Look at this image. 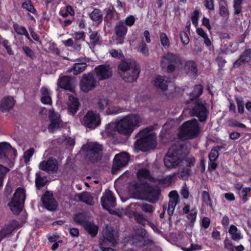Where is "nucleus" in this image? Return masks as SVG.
I'll return each mask as SVG.
<instances>
[{"instance_id":"nucleus-17","label":"nucleus","mask_w":251,"mask_h":251,"mask_svg":"<svg viewBox=\"0 0 251 251\" xmlns=\"http://www.w3.org/2000/svg\"><path fill=\"white\" fill-rule=\"evenodd\" d=\"M58 167V165L57 160L53 158L43 160L39 164L40 169L49 173H53L56 172Z\"/></svg>"},{"instance_id":"nucleus-48","label":"nucleus","mask_w":251,"mask_h":251,"mask_svg":"<svg viewBox=\"0 0 251 251\" xmlns=\"http://www.w3.org/2000/svg\"><path fill=\"white\" fill-rule=\"evenodd\" d=\"M34 151L33 149L30 148L24 152L23 158L25 164H27L29 162L30 158L34 153Z\"/></svg>"},{"instance_id":"nucleus-1","label":"nucleus","mask_w":251,"mask_h":251,"mask_svg":"<svg viewBox=\"0 0 251 251\" xmlns=\"http://www.w3.org/2000/svg\"><path fill=\"white\" fill-rule=\"evenodd\" d=\"M142 122L143 119L139 115L130 114L123 117L116 123L109 124L106 130L108 132L109 127H114L119 133L129 135L136 128L141 126Z\"/></svg>"},{"instance_id":"nucleus-55","label":"nucleus","mask_w":251,"mask_h":251,"mask_svg":"<svg viewBox=\"0 0 251 251\" xmlns=\"http://www.w3.org/2000/svg\"><path fill=\"white\" fill-rule=\"evenodd\" d=\"M180 38L182 43L184 45H187L189 42V38L187 33L184 31H181L180 33Z\"/></svg>"},{"instance_id":"nucleus-8","label":"nucleus","mask_w":251,"mask_h":251,"mask_svg":"<svg viewBox=\"0 0 251 251\" xmlns=\"http://www.w3.org/2000/svg\"><path fill=\"white\" fill-rule=\"evenodd\" d=\"M140 193L146 197L148 201L155 202L159 199L160 190L158 187H150L147 183L143 184L136 188Z\"/></svg>"},{"instance_id":"nucleus-57","label":"nucleus","mask_w":251,"mask_h":251,"mask_svg":"<svg viewBox=\"0 0 251 251\" xmlns=\"http://www.w3.org/2000/svg\"><path fill=\"white\" fill-rule=\"evenodd\" d=\"M141 209L146 213H151L153 211L152 206L149 204H144L140 206Z\"/></svg>"},{"instance_id":"nucleus-12","label":"nucleus","mask_w":251,"mask_h":251,"mask_svg":"<svg viewBox=\"0 0 251 251\" xmlns=\"http://www.w3.org/2000/svg\"><path fill=\"white\" fill-rule=\"evenodd\" d=\"M82 123L87 127L94 129L100 125V116L92 111H89L84 116Z\"/></svg>"},{"instance_id":"nucleus-61","label":"nucleus","mask_w":251,"mask_h":251,"mask_svg":"<svg viewBox=\"0 0 251 251\" xmlns=\"http://www.w3.org/2000/svg\"><path fill=\"white\" fill-rule=\"evenodd\" d=\"M199 17V12L197 10L195 11L191 18V19L193 24H194L195 26H197L198 25Z\"/></svg>"},{"instance_id":"nucleus-59","label":"nucleus","mask_w":251,"mask_h":251,"mask_svg":"<svg viewBox=\"0 0 251 251\" xmlns=\"http://www.w3.org/2000/svg\"><path fill=\"white\" fill-rule=\"evenodd\" d=\"M111 56L114 58H120L123 56V54L121 50H117L114 49H112L109 51Z\"/></svg>"},{"instance_id":"nucleus-63","label":"nucleus","mask_w":251,"mask_h":251,"mask_svg":"<svg viewBox=\"0 0 251 251\" xmlns=\"http://www.w3.org/2000/svg\"><path fill=\"white\" fill-rule=\"evenodd\" d=\"M135 18L134 16L130 15L127 17L125 20V24L126 25L131 26L134 24Z\"/></svg>"},{"instance_id":"nucleus-52","label":"nucleus","mask_w":251,"mask_h":251,"mask_svg":"<svg viewBox=\"0 0 251 251\" xmlns=\"http://www.w3.org/2000/svg\"><path fill=\"white\" fill-rule=\"evenodd\" d=\"M219 155L218 150L216 148L211 150L209 154V159L210 162L215 161Z\"/></svg>"},{"instance_id":"nucleus-37","label":"nucleus","mask_w":251,"mask_h":251,"mask_svg":"<svg viewBox=\"0 0 251 251\" xmlns=\"http://www.w3.org/2000/svg\"><path fill=\"white\" fill-rule=\"evenodd\" d=\"M87 67L86 63H75L71 71L74 75H77L84 71Z\"/></svg>"},{"instance_id":"nucleus-32","label":"nucleus","mask_w":251,"mask_h":251,"mask_svg":"<svg viewBox=\"0 0 251 251\" xmlns=\"http://www.w3.org/2000/svg\"><path fill=\"white\" fill-rule=\"evenodd\" d=\"M89 39L91 41V44L90 45L89 43L88 44L89 45L90 47L91 48L92 45L94 46L96 44H97L100 40V35L99 33L96 30H92L90 28L89 29Z\"/></svg>"},{"instance_id":"nucleus-53","label":"nucleus","mask_w":251,"mask_h":251,"mask_svg":"<svg viewBox=\"0 0 251 251\" xmlns=\"http://www.w3.org/2000/svg\"><path fill=\"white\" fill-rule=\"evenodd\" d=\"M202 197L203 202L206 205L211 206V200L208 193L206 191H203L202 194Z\"/></svg>"},{"instance_id":"nucleus-45","label":"nucleus","mask_w":251,"mask_h":251,"mask_svg":"<svg viewBox=\"0 0 251 251\" xmlns=\"http://www.w3.org/2000/svg\"><path fill=\"white\" fill-rule=\"evenodd\" d=\"M14 28L18 34L24 35L27 39H29L28 33L25 27L15 24L14 25Z\"/></svg>"},{"instance_id":"nucleus-26","label":"nucleus","mask_w":251,"mask_h":251,"mask_svg":"<svg viewBox=\"0 0 251 251\" xmlns=\"http://www.w3.org/2000/svg\"><path fill=\"white\" fill-rule=\"evenodd\" d=\"M67 104L68 112L73 115L76 112L79 105L77 99L72 96L69 97Z\"/></svg>"},{"instance_id":"nucleus-28","label":"nucleus","mask_w":251,"mask_h":251,"mask_svg":"<svg viewBox=\"0 0 251 251\" xmlns=\"http://www.w3.org/2000/svg\"><path fill=\"white\" fill-rule=\"evenodd\" d=\"M87 147L88 154L95 156L102 151L101 146L97 143H90L88 144Z\"/></svg>"},{"instance_id":"nucleus-29","label":"nucleus","mask_w":251,"mask_h":251,"mask_svg":"<svg viewBox=\"0 0 251 251\" xmlns=\"http://www.w3.org/2000/svg\"><path fill=\"white\" fill-rule=\"evenodd\" d=\"M251 59V50H246L241 55L240 58L234 63V67H237L241 65V63L249 62Z\"/></svg>"},{"instance_id":"nucleus-34","label":"nucleus","mask_w":251,"mask_h":251,"mask_svg":"<svg viewBox=\"0 0 251 251\" xmlns=\"http://www.w3.org/2000/svg\"><path fill=\"white\" fill-rule=\"evenodd\" d=\"M184 69L187 73L191 75H195L197 73L196 64L193 61H188L186 63Z\"/></svg>"},{"instance_id":"nucleus-54","label":"nucleus","mask_w":251,"mask_h":251,"mask_svg":"<svg viewBox=\"0 0 251 251\" xmlns=\"http://www.w3.org/2000/svg\"><path fill=\"white\" fill-rule=\"evenodd\" d=\"M234 0V8L235 10V14H239L241 11V5L242 3V0Z\"/></svg>"},{"instance_id":"nucleus-23","label":"nucleus","mask_w":251,"mask_h":251,"mask_svg":"<svg viewBox=\"0 0 251 251\" xmlns=\"http://www.w3.org/2000/svg\"><path fill=\"white\" fill-rule=\"evenodd\" d=\"M19 224L16 221H13L9 224L5 225L0 231V242L7 235L11 234L13 230L19 227Z\"/></svg>"},{"instance_id":"nucleus-41","label":"nucleus","mask_w":251,"mask_h":251,"mask_svg":"<svg viewBox=\"0 0 251 251\" xmlns=\"http://www.w3.org/2000/svg\"><path fill=\"white\" fill-rule=\"evenodd\" d=\"M9 170L8 168L0 165V190L3 187V180L5 177L6 174L9 172Z\"/></svg>"},{"instance_id":"nucleus-30","label":"nucleus","mask_w":251,"mask_h":251,"mask_svg":"<svg viewBox=\"0 0 251 251\" xmlns=\"http://www.w3.org/2000/svg\"><path fill=\"white\" fill-rule=\"evenodd\" d=\"M41 101L45 104H51L52 100L50 98V93L46 87H43L41 89Z\"/></svg>"},{"instance_id":"nucleus-42","label":"nucleus","mask_w":251,"mask_h":251,"mask_svg":"<svg viewBox=\"0 0 251 251\" xmlns=\"http://www.w3.org/2000/svg\"><path fill=\"white\" fill-rule=\"evenodd\" d=\"M137 50L145 56L149 55L150 53L148 46L144 42H142L139 44L137 48Z\"/></svg>"},{"instance_id":"nucleus-6","label":"nucleus","mask_w":251,"mask_h":251,"mask_svg":"<svg viewBox=\"0 0 251 251\" xmlns=\"http://www.w3.org/2000/svg\"><path fill=\"white\" fill-rule=\"evenodd\" d=\"M25 190L22 188H18L14 194L8 205L12 211L16 215L19 214L21 211L25 200Z\"/></svg>"},{"instance_id":"nucleus-36","label":"nucleus","mask_w":251,"mask_h":251,"mask_svg":"<svg viewBox=\"0 0 251 251\" xmlns=\"http://www.w3.org/2000/svg\"><path fill=\"white\" fill-rule=\"evenodd\" d=\"M13 149L11 146L7 142L0 143V159L6 157L7 151Z\"/></svg>"},{"instance_id":"nucleus-25","label":"nucleus","mask_w":251,"mask_h":251,"mask_svg":"<svg viewBox=\"0 0 251 251\" xmlns=\"http://www.w3.org/2000/svg\"><path fill=\"white\" fill-rule=\"evenodd\" d=\"M168 79L166 76L157 75L153 80L154 86L161 91H165L168 87Z\"/></svg>"},{"instance_id":"nucleus-35","label":"nucleus","mask_w":251,"mask_h":251,"mask_svg":"<svg viewBox=\"0 0 251 251\" xmlns=\"http://www.w3.org/2000/svg\"><path fill=\"white\" fill-rule=\"evenodd\" d=\"M78 199L80 201L89 204H93V198L91 194L89 192H83L78 195Z\"/></svg>"},{"instance_id":"nucleus-19","label":"nucleus","mask_w":251,"mask_h":251,"mask_svg":"<svg viewBox=\"0 0 251 251\" xmlns=\"http://www.w3.org/2000/svg\"><path fill=\"white\" fill-rule=\"evenodd\" d=\"M75 82V79L73 77L64 76L61 77L57 83L58 87L65 90L74 92V85Z\"/></svg>"},{"instance_id":"nucleus-51","label":"nucleus","mask_w":251,"mask_h":251,"mask_svg":"<svg viewBox=\"0 0 251 251\" xmlns=\"http://www.w3.org/2000/svg\"><path fill=\"white\" fill-rule=\"evenodd\" d=\"M197 211L195 208H193L188 213L187 219L190 220L192 224H193L196 219Z\"/></svg>"},{"instance_id":"nucleus-20","label":"nucleus","mask_w":251,"mask_h":251,"mask_svg":"<svg viewBox=\"0 0 251 251\" xmlns=\"http://www.w3.org/2000/svg\"><path fill=\"white\" fill-rule=\"evenodd\" d=\"M170 200L168 203L167 212L170 216L173 215L175 207L178 202V194L176 191H172L169 194Z\"/></svg>"},{"instance_id":"nucleus-58","label":"nucleus","mask_w":251,"mask_h":251,"mask_svg":"<svg viewBox=\"0 0 251 251\" xmlns=\"http://www.w3.org/2000/svg\"><path fill=\"white\" fill-rule=\"evenodd\" d=\"M219 13L220 15L224 17H226L228 15V11L227 9V6L225 5H220Z\"/></svg>"},{"instance_id":"nucleus-38","label":"nucleus","mask_w":251,"mask_h":251,"mask_svg":"<svg viewBox=\"0 0 251 251\" xmlns=\"http://www.w3.org/2000/svg\"><path fill=\"white\" fill-rule=\"evenodd\" d=\"M228 232L233 240H238L241 238L240 233L238 231V229L235 226L231 225Z\"/></svg>"},{"instance_id":"nucleus-47","label":"nucleus","mask_w":251,"mask_h":251,"mask_svg":"<svg viewBox=\"0 0 251 251\" xmlns=\"http://www.w3.org/2000/svg\"><path fill=\"white\" fill-rule=\"evenodd\" d=\"M22 7L23 8L33 14H35L36 12L35 9L31 4L30 0H25L22 4Z\"/></svg>"},{"instance_id":"nucleus-11","label":"nucleus","mask_w":251,"mask_h":251,"mask_svg":"<svg viewBox=\"0 0 251 251\" xmlns=\"http://www.w3.org/2000/svg\"><path fill=\"white\" fill-rule=\"evenodd\" d=\"M48 118L50 121L48 130L50 132H53L63 126L60 114L55 112L54 109H51L49 111Z\"/></svg>"},{"instance_id":"nucleus-60","label":"nucleus","mask_w":251,"mask_h":251,"mask_svg":"<svg viewBox=\"0 0 251 251\" xmlns=\"http://www.w3.org/2000/svg\"><path fill=\"white\" fill-rule=\"evenodd\" d=\"M136 220L137 222L141 225H145L147 224H149L150 222L148 221V220L145 218V217L141 215H139L136 217Z\"/></svg>"},{"instance_id":"nucleus-9","label":"nucleus","mask_w":251,"mask_h":251,"mask_svg":"<svg viewBox=\"0 0 251 251\" xmlns=\"http://www.w3.org/2000/svg\"><path fill=\"white\" fill-rule=\"evenodd\" d=\"M176 175V174H174L172 175L168 176L161 179L154 178L153 177H151L150 172L146 169H140L137 173V176L139 179H141L142 178L148 179L151 181L154 182L156 181L159 184L165 186H168L171 184L172 183L174 178L175 177Z\"/></svg>"},{"instance_id":"nucleus-5","label":"nucleus","mask_w":251,"mask_h":251,"mask_svg":"<svg viewBox=\"0 0 251 251\" xmlns=\"http://www.w3.org/2000/svg\"><path fill=\"white\" fill-rule=\"evenodd\" d=\"M183 163L181 155L179 154V151L176 150V146L172 147L168 151L167 155L164 158V164L166 168L169 169L176 168Z\"/></svg>"},{"instance_id":"nucleus-4","label":"nucleus","mask_w":251,"mask_h":251,"mask_svg":"<svg viewBox=\"0 0 251 251\" xmlns=\"http://www.w3.org/2000/svg\"><path fill=\"white\" fill-rule=\"evenodd\" d=\"M117 232L111 226H107L102 231V239L100 243V248L102 251H116L106 245L115 246L117 243Z\"/></svg>"},{"instance_id":"nucleus-56","label":"nucleus","mask_w":251,"mask_h":251,"mask_svg":"<svg viewBox=\"0 0 251 251\" xmlns=\"http://www.w3.org/2000/svg\"><path fill=\"white\" fill-rule=\"evenodd\" d=\"M72 36L76 40L84 41L85 40L84 32L83 31L75 32L72 35Z\"/></svg>"},{"instance_id":"nucleus-18","label":"nucleus","mask_w":251,"mask_h":251,"mask_svg":"<svg viewBox=\"0 0 251 251\" xmlns=\"http://www.w3.org/2000/svg\"><path fill=\"white\" fill-rule=\"evenodd\" d=\"M127 28L123 21L119 22L115 27L116 36L114 37L116 44H122L124 42V38L126 34Z\"/></svg>"},{"instance_id":"nucleus-33","label":"nucleus","mask_w":251,"mask_h":251,"mask_svg":"<svg viewBox=\"0 0 251 251\" xmlns=\"http://www.w3.org/2000/svg\"><path fill=\"white\" fill-rule=\"evenodd\" d=\"M90 18L94 22L100 24L102 22L103 17L101 12L98 9H94L89 15Z\"/></svg>"},{"instance_id":"nucleus-3","label":"nucleus","mask_w":251,"mask_h":251,"mask_svg":"<svg viewBox=\"0 0 251 251\" xmlns=\"http://www.w3.org/2000/svg\"><path fill=\"white\" fill-rule=\"evenodd\" d=\"M150 129L149 128L144 129L138 134L140 138L135 143L134 147L136 150H140L143 151L154 149L156 146V135L153 133H150Z\"/></svg>"},{"instance_id":"nucleus-10","label":"nucleus","mask_w":251,"mask_h":251,"mask_svg":"<svg viewBox=\"0 0 251 251\" xmlns=\"http://www.w3.org/2000/svg\"><path fill=\"white\" fill-rule=\"evenodd\" d=\"M98 85V82L94 77V73L90 72L83 75L80 82V90L87 93L92 90Z\"/></svg>"},{"instance_id":"nucleus-14","label":"nucleus","mask_w":251,"mask_h":251,"mask_svg":"<svg viewBox=\"0 0 251 251\" xmlns=\"http://www.w3.org/2000/svg\"><path fill=\"white\" fill-rule=\"evenodd\" d=\"M129 161V156L128 154L123 152L118 154H116L114 157V161L112 168V173L113 174L117 173L121 168L126 165Z\"/></svg>"},{"instance_id":"nucleus-64","label":"nucleus","mask_w":251,"mask_h":251,"mask_svg":"<svg viewBox=\"0 0 251 251\" xmlns=\"http://www.w3.org/2000/svg\"><path fill=\"white\" fill-rule=\"evenodd\" d=\"M185 161L186 162V165L189 167L193 166L195 163V160L193 156L189 155L187 156L185 159Z\"/></svg>"},{"instance_id":"nucleus-62","label":"nucleus","mask_w":251,"mask_h":251,"mask_svg":"<svg viewBox=\"0 0 251 251\" xmlns=\"http://www.w3.org/2000/svg\"><path fill=\"white\" fill-rule=\"evenodd\" d=\"M22 49L27 56L32 58L34 56V52L29 47L24 46Z\"/></svg>"},{"instance_id":"nucleus-13","label":"nucleus","mask_w":251,"mask_h":251,"mask_svg":"<svg viewBox=\"0 0 251 251\" xmlns=\"http://www.w3.org/2000/svg\"><path fill=\"white\" fill-rule=\"evenodd\" d=\"M208 107L205 102L197 101L193 109L192 114L198 118L200 122L205 121L207 117Z\"/></svg>"},{"instance_id":"nucleus-49","label":"nucleus","mask_w":251,"mask_h":251,"mask_svg":"<svg viewBox=\"0 0 251 251\" xmlns=\"http://www.w3.org/2000/svg\"><path fill=\"white\" fill-rule=\"evenodd\" d=\"M86 217L84 214L82 213H79L76 214L74 217V220L76 223H78L81 224H82L83 226H84V223H85L87 221H85Z\"/></svg>"},{"instance_id":"nucleus-16","label":"nucleus","mask_w":251,"mask_h":251,"mask_svg":"<svg viewBox=\"0 0 251 251\" xmlns=\"http://www.w3.org/2000/svg\"><path fill=\"white\" fill-rule=\"evenodd\" d=\"M93 73L100 80L106 79L112 74V69L108 65H99L95 67Z\"/></svg>"},{"instance_id":"nucleus-40","label":"nucleus","mask_w":251,"mask_h":251,"mask_svg":"<svg viewBox=\"0 0 251 251\" xmlns=\"http://www.w3.org/2000/svg\"><path fill=\"white\" fill-rule=\"evenodd\" d=\"M203 88L201 85H196L193 92L190 94V97L191 100H194L199 97L202 92Z\"/></svg>"},{"instance_id":"nucleus-27","label":"nucleus","mask_w":251,"mask_h":251,"mask_svg":"<svg viewBox=\"0 0 251 251\" xmlns=\"http://www.w3.org/2000/svg\"><path fill=\"white\" fill-rule=\"evenodd\" d=\"M177 59V56L172 53H168L164 54L161 61V65L162 68L166 67L171 63L176 62Z\"/></svg>"},{"instance_id":"nucleus-24","label":"nucleus","mask_w":251,"mask_h":251,"mask_svg":"<svg viewBox=\"0 0 251 251\" xmlns=\"http://www.w3.org/2000/svg\"><path fill=\"white\" fill-rule=\"evenodd\" d=\"M235 188L243 203L246 202L248 201V194L251 191V188L244 187L242 184L237 183L235 185Z\"/></svg>"},{"instance_id":"nucleus-21","label":"nucleus","mask_w":251,"mask_h":251,"mask_svg":"<svg viewBox=\"0 0 251 251\" xmlns=\"http://www.w3.org/2000/svg\"><path fill=\"white\" fill-rule=\"evenodd\" d=\"M45 207L49 210L53 211L57 207L56 202L53 199L52 194L47 192L42 199Z\"/></svg>"},{"instance_id":"nucleus-50","label":"nucleus","mask_w":251,"mask_h":251,"mask_svg":"<svg viewBox=\"0 0 251 251\" xmlns=\"http://www.w3.org/2000/svg\"><path fill=\"white\" fill-rule=\"evenodd\" d=\"M181 248L184 251H196L201 250V247L198 244H191L190 247L182 246Z\"/></svg>"},{"instance_id":"nucleus-31","label":"nucleus","mask_w":251,"mask_h":251,"mask_svg":"<svg viewBox=\"0 0 251 251\" xmlns=\"http://www.w3.org/2000/svg\"><path fill=\"white\" fill-rule=\"evenodd\" d=\"M84 227L92 237H95L97 234L98 226L92 222L87 221L84 223Z\"/></svg>"},{"instance_id":"nucleus-39","label":"nucleus","mask_w":251,"mask_h":251,"mask_svg":"<svg viewBox=\"0 0 251 251\" xmlns=\"http://www.w3.org/2000/svg\"><path fill=\"white\" fill-rule=\"evenodd\" d=\"M123 111L122 109L119 107L115 106L114 103L111 102L109 104L107 109L105 111L106 114H117L121 113Z\"/></svg>"},{"instance_id":"nucleus-7","label":"nucleus","mask_w":251,"mask_h":251,"mask_svg":"<svg viewBox=\"0 0 251 251\" xmlns=\"http://www.w3.org/2000/svg\"><path fill=\"white\" fill-rule=\"evenodd\" d=\"M181 133L184 136L191 138L199 135L201 128L196 120L188 121L183 124L180 129Z\"/></svg>"},{"instance_id":"nucleus-44","label":"nucleus","mask_w":251,"mask_h":251,"mask_svg":"<svg viewBox=\"0 0 251 251\" xmlns=\"http://www.w3.org/2000/svg\"><path fill=\"white\" fill-rule=\"evenodd\" d=\"M36 176V185L38 189H40L46 184L47 178L44 176H41L39 173H37Z\"/></svg>"},{"instance_id":"nucleus-43","label":"nucleus","mask_w":251,"mask_h":251,"mask_svg":"<svg viewBox=\"0 0 251 251\" xmlns=\"http://www.w3.org/2000/svg\"><path fill=\"white\" fill-rule=\"evenodd\" d=\"M160 41L162 46L167 49L170 47V40L165 33H160Z\"/></svg>"},{"instance_id":"nucleus-2","label":"nucleus","mask_w":251,"mask_h":251,"mask_svg":"<svg viewBox=\"0 0 251 251\" xmlns=\"http://www.w3.org/2000/svg\"><path fill=\"white\" fill-rule=\"evenodd\" d=\"M118 71L123 79L129 82L136 80L140 73L139 66L132 59L123 61L118 66Z\"/></svg>"},{"instance_id":"nucleus-46","label":"nucleus","mask_w":251,"mask_h":251,"mask_svg":"<svg viewBox=\"0 0 251 251\" xmlns=\"http://www.w3.org/2000/svg\"><path fill=\"white\" fill-rule=\"evenodd\" d=\"M110 103L106 98L100 99L98 102L99 108L100 110H104L105 112Z\"/></svg>"},{"instance_id":"nucleus-15","label":"nucleus","mask_w":251,"mask_h":251,"mask_svg":"<svg viewBox=\"0 0 251 251\" xmlns=\"http://www.w3.org/2000/svg\"><path fill=\"white\" fill-rule=\"evenodd\" d=\"M101 202L104 209L108 210L110 213H113V211L110 208L115 207L116 202L115 199L111 191L107 190L105 191L101 198Z\"/></svg>"},{"instance_id":"nucleus-22","label":"nucleus","mask_w":251,"mask_h":251,"mask_svg":"<svg viewBox=\"0 0 251 251\" xmlns=\"http://www.w3.org/2000/svg\"><path fill=\"white\" fill-rule=\"evenodd\" d=\"M15 105V100L11 96L4 97L0 102V109L2 112H6L12 109Z\"/></svg>"}]
</instances>
